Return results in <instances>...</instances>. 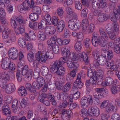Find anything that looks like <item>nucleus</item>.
<instances>
[{"mask_svg":"<svg viewBox=\"0 0 120 120\" xmlns=\"http://www.w3.org/2000/svg\"><path fill=\"white\" fill-rule=\"evenodd\" d=\"M61 51L65 57H68L69 55L70 51L68 47L62 48L61 49Z\"/></svg>","mask_w":120,"mask_h":120,"instance_id":"7c9ffc66","label":"nucleus"},{"mask_svg":"<svg viewBox=\"0 0 120 120\" xmlns=\"http://www.w3.org/2000/svg\"><path fill=\"white\" fill-rule=\"evenodd\" d=\"M98 0H93L92 3L93 8L94 9L99 7Z\"/></svg>","mask_w":120,"mask_h":120,"instance_id":"4d7b16f0","label":"nucleus"},{"mask_svg":"<svg viewBox=\"0 0 120 120\" xmlns=\"http://www.w3.org/2000/svg\"><path fill=\"white\" fill-rule=\"evenodd\" d=\"M107 39H100L99 44L102 47H105L107 45Z\"/></svg>","mask_w":120,"mask_h":120,"instance_id":"5fc2aeb1","label":"nucleus"},{"mask_svg":"<svg viewBox=\"0 0 120 120\" xmlns=\"http://www.w3.org/2000/svg\"><path fill=\"white\" fill-rule=\"evenodd\" d=\"M41 52H38L36 53L35 56L36 59L33 60V66L34 68H38L40 63H45L41 55Z\"/></svg>","mask_w":120,"mask_h":120,"instance_id":"20e7f679","label":"nucleus"},{"mask_svg":"<svg viewBox=\"0 0 120 120\" xmlns=\"http://www.w3.org/2000/svg\"><path fill=\"white\" fill-rule=\"evenodd\" d=\"M30 0H26L22 4V5L19 6V11H21L23 10H27L30 8Z\"/></svg>","mask_w":120,"mask_h":120,"instance_id":"1a4fd4ad","label":"nucleus"},{"mask_svg":"<svg viewBox=\"0 0 120 120\" xmlns=\"http://www.w3.org/2000/svg\"><path fill=\"white\" fill-rule=\"evenodd\" d=\"M88 10L86 8H85L82 10L81 12V15L83 17H87V14L88 13Z\"/></svg>","mask_w":120,"mask_h":120,"instance_id":"13d9d810","label":"nucleus"},{"mask_svg":"<svg viewBox=\"0 0 120 120\" xmlns=\"http://www.w3.org/2000/svg\"><path fill=\"white\" fill-rule=\"evenodd\" d=\"M33 73V71L32 69H30L27 71L25 77L26 78L28 81H29L31 79Z\"/></svg>","mask_w":120,"mask_h":120,"instance_id":"c03bdc74","label":"nucleus"},{"mask_svg":"<svg viewBox=\"0 0 120 120\" xmlns=\"http://www.w3.org/2000/svg\"><path fill=\"white\" fill-rule=\"evenodd\" d=\"M36 81H34L32 83L33 87L36 89H40L45 83L44 79L41 77H38Z\"/></svg>","mask_w":120,"mask_h":120,"instance_id":"f03ea898","label":"nucleus"},{"mask_svg":"<svg viewBox=\"0 0 120 120\" xmlns=\"http://www.w3.org/2000/svg\"><path fill=\"white\" fill-rule=\"evenodd\" d=\"M108 16L106 14L104 13H100L98 16V20L100 22H104L108 19Z\"/></svg>","mask_w":120,"mask_h":120,"instance_id":"4be33fe9","label":"nucleus"},{"mask_svg":"<svg viewBox=\"0 0 120 120\" xmlns=\"http://www.w3.org/2000/svg\"><path fill=\"white\" fill-rule=\"evenodd\" d=\"M119 26L117 22H113L112 25L111 30L119 32Z\"/></svg>","mask_w":120,"mask_h":120,"instance_id":"e433bc0d","label":"nucleus"},{"mask_svg":"<svg viewBox=\"0 0 120 120\" xmlns=\"http://www.w3.org/2000/svg\"><path fill=\"white\" fill-rule=\"evenodd\" d=\"M87 75L89 77H93L94 78H95L96 79L97 78V73L95 72H92L91 69L90 68L87 70Z\"/></svg>","mask_w":120,"mask_h":120,"instance_id":"2f4dec72","label":"nucleus"},{"mask_svg":"<svg viewBox=\"0 0 120 120\" xmlns=\"http://www.w3.org/2000/svg\"><path fill=\"white\" fill-rule=\"evenodd\" d=\"M114 82L113 79L110 77H107L105 82H103V85L104 86H112Z\"/></svg>","mask_w":120,"mask_h":120,"instance_id":"f3484780","label":"nucleus"},{"mask_svg":"<svg viewBox=\"0 0 120 120\" xmlns=\"http://www.w3.org/2000/svg\"><path fill=\"white\" fill-rule=\"evenodd\" d=\"M79 82L76 83L75 82H75L73 84V86L72 88V89L71 91V92L72 93L74 94L77 92H79L78 91V88H80L82 87L83 84L82 83V84L81 86H80L79 84Z\"/></svg>","mask_w":120,"mask_h":120,"instance_id":"a211bd4d","label":"nucleus"},{"mask_svg":"<svg viewBox=\"0 0 120 120\" xmlns=\"http://www.w3.org/2000/svg\"><path fill=\"white\" fill-rule=\"evenodd\" d=\"M57 14L59 16H62L64 13L63 8L62 7H60L58 8L56 10Z\"/></svg>","mask_w":120,"mask_h":120,"instance_id":"6e6d98bb","label":"nucleus"},{"mask_svg":"<svg viewBox=\"0 0 120 120\" xmlns=\"http://www.w3.org/2000/svg\"><path fill=\"white\" fill-rule=\"evenodd\" d=\"M42 75L44 76H46L49 72V70L48 68L45 66H44L42 68Z\"/></svg>","mask_w":120,"mask_h":120,"instance_id":"de8ad7c7","label":"nucleus"},{"mask_svg":"<svg viewBox=\"0 0 120 120\" xmlns=\"http://www.w3.org/2000/svg\"><path fill=\"white\" fill-rule=\"evenodd\" d=\"M92 55L96 59H98L100 57L99 52L96 50L93 51Z\"/></svg>","mask_w":120,"mask_h":120,"instance_id":"0e129e2a","label":"nucleus"},{"mask_svg":"<svg viewBox=\"0 0 120 120\" xmlns=\"http://www.w3.org/2000/svg\"><path fill=\"white\" fill-rule=\"evenodd\" d=\"M71 86V83L70 82H67L62 86L63 92L66 93L70 90Z\"/></svg>","mask_w":120,"mask_h":120,"instance_id":"b1692460","label":"nucleus"},{"mask_svg":"<svg viewBox=\"0 0 120 120\" xmlns=\"http://www.w3.org/2000/svg\"><path fill=\"white\" fill-rule=\"evenodd\" d=\"M25 36L29 37L32 40H35L36 38V36L32 30L30 31L28 34L26 33Z\"/></svg>","mask_w":120,"mask_h":120,"instance_id":"cd10ccee","label":"nucleus"},{"mask_svg":"<svg viewBox=\"0 0 120 120\" xmlns=\"http://www.w3.org/2000/svg\"><path fill=\"white\" fill-rule=\"evenodd\" d=\"M82 48L81 43L79 42H77L75 44V48L76 50L78 51L80 50Z\"/></svg>","mask_w":120,"mask_h":120,"instance_id":"864d4df0","label":"nucleus"},{"mask_svg":"<svg viewBox=\"0 0 120 120\" xmlns=\"http://www.w3.org/2000/svg\"><path fill=\"white\" fill-rule=\"evenodd\" d=\"M56 40L53 39L47 41V43L48 45L52 47L53 52L55 54H58L59 52V47L58 45L56 44Z\"/></svg>","mask_w":120,"mask_h":120,"instance_id":"39448f33","label":"nucleus"},{"mask_svg":"<svg viewBox=\"0 0 120 120\" xmlns=\"http://www.w3.org/2000/svg\"><path fill=\"white\" fill-rule=\"evenodd\" d=\"M10 30L8 28L6 27L2 33V37L4 39L7 38L8 37Z\"/></svg>","mask_w":120,"mask_h":120,"instance_id":"c756f323","label":"nucleus"},{"mask_svg":"<svg viewBox=\"0 0 120 120\" xmlns=\"http://www.w3.org/2000/svg\"><path fill=\"white\" fill-rule=\"evenodd\" d=\"M109 104V101L105 100L101 103L100 106V108L101 109L105 108Z\"/></svg>","mask_w":120,"mask_h":120,"instance_id":"58836bf2","label":"nucleus"},{"mask_svg":"<svg viewBox=\"0 0 120 120\" xmlns=\"http://www.w3.org/2000/svg\"><path fill=\"white\" fill-rule=\"evenodd\" d=\"M40 74V69L39 68H36L34 72L33 77L35 79L39 76Z\"/></svg>","mask_w":120,"mask_h":120,"instance_id":"a19ab883","label":"nucleus"},{"mask_svg":"<svg viewBox=\"0 0 120 120\" xmlns=\"http://www.w3.org/2000/svg\"><path fill=\"white\" fill-rule=\"evenodd\" d=\"M45 30L48 35H52L56 31V26H47L46 27Z\"/></svg>","mask_w":120,"mask_h":120,"instance_id":"ddd939ff","label":"nucleus"},{"mask_svg":"<svg viewBox=\"0 0 120 120\" xmlns=\"http://www.w3.org/2000/svg\"><path fill=\"white\" fill-rule=\"evenodd\" d=\"M75 8L78 10H80L82 8V5L79 1H75Z\"/></svg>","mask_w":120,"mask_h":120,"instance_id":"bf43d9fd","label":"nucleus"},{"mask_svg":"<svg viewBox=\"0 0 120 120\" xmlns=\"http://www.w3.org/2000/svg\"><path fill=\"white\" fill-rule=\"evenodd\" d=\"M117 109L116 108L111 102L109 103L105 108V110L106 112H116L117 110Z\"/></svg>","mask_w":120,"mask_h":120,"instance_id":"6ab92c4d","label":"nucleus"},{"mask_svg":"<svg viewBox=\"0 0 120 120\" xmlns=\"http://www.w3.org/2000/svg\"><path fill=\"white\" fill-rule=\"evenodd\" d=\"M88 110L85 108H84L81 110L79 112L80 115L82 117H85L87 116Z\"/></svg>","mask_w":120,"mask_h":120,"instance_id":"37998d69","label":"nucleus"},{"mask_svg":"<svg viewBox=\"0 0 120 120\" xmlns=\"http://www.w3.org/2000/svg\"><path fill=\"white\" fill-rule=\"evenodd\" d=\"M10 63V59L8 58H5L3 60L1 64V67L4 70L8 69V65Z\"/></svg>","mask_w":120,"mask_h":120,"instance_id":"4468645a","label":"nucleus"},{"mask_svg":"<svg viewBox=\"0 0 120 120\" xmlns=\"http://www.w3.org/2000/svg\"><path fill=\"white\" fill-rule=\"evenodd\" d=\"M37 36L38 39L41 41H44L46 39V35L45 31H39L37 33Z\"/></svg>","mask_w":120,"mask_h":120,"instance_id":"dca6fc26","label":"nucleus"},{"mask_svg":"<svg viewBox=\"0 0 120 120\" xmlns=\"http://www.w3.org/2000/svg\"><path fill=\"white\" fill-rule=\"evenodd\" d=\"M27 56L29 61L30 62H32L34 59V54L32 52H30L28 54Z\"/></svg>","mask_w":120,"mask_h":120,"instance_id":"3c124183","label":"nucleus"},{"mask_svg":"<svg viewBox=\"0 0 120 120\" xmlns=\"http://www.w3.org/2000/svg\"><path fill=\"white\" fill-rule=\"evenodd\" d=\"M111 118V120H120V116L119 114L115 113L112 114Z\"/></svg>","mask_w":120,"mask_h":120,"instance_id":"09e8293b","label":"nucleus"},{"mask_svg":"<svg viewBox=\"0 0 120 120\" xmlns=\"http://www.w3.org/2000/svg\"><path fill=\"white\" fill-rule=\"evenodd\" d=\"M118 32L111 30L108 32L109 37L111 40L115 39L116 35L118 34Z\"/></svg>","mask_w":120,"mask_h":120,"instance_id":"5701e85b","label":"nucleus"},{"mask_svg":"<svg viewBox=\"0 0 120 120\" xmlns=\"http://www.w3.org/2000/svg\"><path fill=\"white\" fill-rule=\"evenodd\" d=\"M79 58L80 60L83 61L86 64H87L88 63V60L87 55L84 52L79 54Z\"/></svg>","mask_w":120,"mask_h":120,"instance_id":"2eb2a0df","label":"nucleus"},{"mask_svg":"<svg viewBox=\"0 0 120 120\" xmlns=\"http://www.w3.org/2000/svg\"><path fill=\"white\" fill-rule=\"evenodd\" d=\"M99 30L101 38V39L108 40L109 39L108 34L105 31L104 29L102 28H100Z\"/></svg>","mask_w":120,"mask_h":120,"instance_id":"412c9836","label":"nucleus"},{"mask_svg":"<svg viewBox=\"0 0 120 120\" xmlns=\"http://www.w3.org/2000/svg\"><path fill=\"white\" fill-rule=\"evenodd\" d=\"M120 88V86H113L111 88V91L112 94H116L119 92Z\"/></svg>","mask_w":120,"mask_h":120,"instance_id":"c85d7f7f","label":"nucleus"},{"mask_svg":"<svg viewBox=\"0 0 120 120\" xmlns=\"http://www.w3.org/2000/svg\"><path fill=\"white\" fill-rule=\"evenodd\" d=\"M39 16L37 13H32L30 14L29 16V18L31 20L36 21L38 19Z\"/></svg>","mask_w":120,"mask_h":120,"instance_id":"4c0bfd02","label":"nucleus"},{"mask_svg":"<svg viewBox=\"0 0 120 120\" xmlns=\"http://www.w3.org/2000/svg\"><path fill=\"white\" fill-rule=\"evenodd\" d=\"M19 104L15 105L14 108H12L13 112L15 113L18 114L20 111V108L19 105Z\"/></svg>","mask_w":120,"mask_h":120,"instance_id":"49530a36","label":"nucleus"},{"mask_svg":"<svg viewBox=\"0 0 120 120\" xmlns=\"http://www.w3.org/2000/svg\"><path fill=\"white\" fill-rule=\"evenodd\" d=\"M23 18L22 17H17L16 19L11 18V23L13 27L16 29V28L20 25L22 24L23 22Z\"/></svg>","mask_w":120,"mask_h":120,"instance_id":"7ed1b4c3","label":"nucleus"},{"mask_svg":"<svg viewBox=\"0 0 120 120\" xmlns=\"http://www.w3.org/2000/svg\"><path fill=\"white\" fill-rule=\"evenodd\" d=\"M56 71V72H55L54 73H56L57 75H64V72H65V69L62 66L60 68H58L57 70Z\"/></svg>","mask_w":120,"mask_h":120,"instance_id":"f704fd0d","label":"nucleus"},{"mask_svg":"<svg viewBox=\"0 0 120 120\" xmlns=\"http://www.w3.org/2000/svg\"><path fill=\"white\" fill-rule=\"evenodd\" d=\"M87 98L86 97H82L81 100V104L82 107H83L87 105Z\"/></svg>","mask_w":120,"mask_h":120,"instance_id":"8fccbe9b","label":"nucleus"},{"mask_svg":"<svg viewBox=\"0 0 120 120\" xmlns=\"http://www.w3.org/2000/svg\"><path fill=\"white\" fill-rule=\"evenodd\" d=\"M18 43L20 47L24 48L26 46V42L25 40L21 38H19L18 40Z\"/></svg>","mask_w":120,"mask_h":120,"instance_id":"473e14b6","label":"nucleus"},{"mask_svg":"<svg viewBox=\"0 0 120 120\" xmlns=\"http://www.w3.org/2000/svg\"><path fill=\"white\" fill-rule=\"evenodd\" d=\"M47 23L46 21L44 19L42 20L38 24V28L39 31L42 30L44 31V27Z\"/></svg>","mask_w":120,"mask_h":120,"instance_id":"a878e982","label":"nucleus"},{"mask_svg":"<svg viewBox=\"0 0 120 120\" xmlns=\"http://www.w3.org/2000/svg\"><path fill=\"white\" fill-rule=\"evenodd\" d=\"M33 12H36L37 14H40L41 13V9L40 7H36L32 9Z\"/></svg>","mask_w":120,"mask_h":120,"instance_id":"774afa93","label":"nucleus"},{"mask_svg":"<svg viewBox=\"0 0 120 120\" xmlns=\"http://www.w3.org/2000/svg\"><path fill=\"white\" fill-rule=\"evenodd\" d=\"M17 29L15 30V33L17 35H18L20 34H23L24 32V28L23 25L21 24L20 26H18Z\"/></svg>","mask_w":120,"mask_h":120,"instance_id":"393cba45","label":"nucleus"},{"mask_svg":"<svg viewBox=\"0 0 120 120\" xmlns=\"http://www.w3.org/2000/svg\"><path fill=\"white\" fill-rule=\"evenodd\" d=\"M13 99L12 96H6L5 97L4 100L7 103L10 104L11 103Z\"/></svg>","mask_w":120,"mask_h":120,"instance_id":"69168bd1","label":"nucleus"},{"mask_svg":"<svg viewBox=\"0 0 120 120\" xmlns=\"http://www.w3.org/2000/svg\"><path fill=\"white\" fill-rule=\"evenodd\" d=\"M106 59V58H105L104 56H100L98 60L100 64L104 66L105 65L107 61Z\"/></svg>","mask_w":120,"mask_h":120,"instance_id":"ea45409f","label":"nucleus"},{"mask_svg":"<svg viewBox=\"0 0 120 120\" xmlns=\"http://www.w3.org/2000/svg\"><path fill=\"white\" fill-rule=\"evenodd\" d=\"M113 54L112 51L109 50L107 51V55H105V57L106 59L110 60L113 57Z\"/></svg>","mask_w":120,"mask_h":120,"instance_id":"a18cd8bd","label":"nucleus"},{"mask_svg":"<svg viewBox=\"0 0 120 120\" xmlns=\"http://www.w3.org/2000/svg\"><path fill=\"white\" fill-rule=\"evenodd\" d=\"M10 74L6 72H1L0 73V79L3 81L8 80L10 79Z\"/></svg>","mask_w":120,"mask_h":120,"instance_id":"aec40b11","label":"nucleus"},{"mask_svg":"<svg viewBox=\"0 0 120 120\" xmlns=\"http://www.w3.org/2000/svg\"><path fill=\"white\" fill-rule=\"evenodd\" d=\"M84 74L83 71L81 70L80 72L79 73L77 76L76 79L75 80V82L78 83L79 82V84L81 86L82 84V82H81V78L82 75Z\"/></svg>","mask_w":120,"mask_h":120,"instance_id":"bb28decb","label":"nucleus"},{"mask_svg":"<svg viewBox=\"0 0 120 120\" xmlns=\"http://www.w3.org/2000/svg\"><path fill=\"white\" fill-rule=\"evenodd\" d=\"M27 50L28 51H30L33 49L34 45L32 43L28 42L27 43L26 45Z\"/></svg>","mask_w":120,"mask_h":120,"instance_id":"052dcab7","label":"nucleus"},{"mask_svg":"<svg viewBox=\"0 0 120 120\" xmlns=\"http://www.w3.org/2000/svg\"><path fill=\"white\" fill-rule=\"evenodd\" d=\"M97 79H102L104 76V74L102 70L101 69H99L97 72Z\"/></svg>","mask_w":120,"mask_h":120,"instance_id":"c9c22d12","label":"nucleus"},{"mask_svg":"<svg viewBox=\"0 0 120 120\" xmlns=\"http://www.w3.org/2000/svg\"><path fill=\"white\" fill-rule=\"evenodd\" d=\"M27 91L25 90V88L24 87H20L18 90L19 94L20 95H25L26 94Z\"/></svg>","mask_w":120,"mask_h":120,"instance_id":"79ce46f5","label":"nucleus"},{"mask_svg":"<svg viewBox=\"0 0 120 120\" xmlns=\"http://www.w3.org/2000/svg\"><path fill=\"white\" fill-rule=\"evenodd\" d=\"M41 52V56L44 61L45 63L47 60L48 58L49 59H52L54 57V55L53 52L52 51L48 52L45 53L42 51H38Z\"/></svg>","mask_w":120,"mask_h":120,"instance_id":"0eeeda50","label":"nucleus"},{"mask_svg":"<svg viewBox=\"0 0 120 120\" xmlns=\"http://www.w3.org/2000/svg\"><path fill=\"white\" fill-rule=\"evenodd\" d=\"M15 90V85L12 83H11L6 86L5 90L7 93L10 94L14 92Z\"/></svg>","mask_w":120,"mask_h":120,"instance_id":"f8f14e48","label":"nucleus"},{"mask_svg":"<svg viewBox=\"0 0 120 120\" xmlns=\"http://www.w3.org/2000/svg\"><path fill=\"white\" fill-rule=\"evenodd\" d=\"M100 39H92V42L94 46H97L100 42Z\"/></svg>","mask_w":120,"mask_h":120,"instance_id":"338daca9","label":"nucleus"},{"mask_svg":"<svg viewBox=\"0 0 120 120\" xmlns=\"http://www.w3.org/2000/svg\"><path fill=\"white\" fill-rule=\"evenodd\" d=\"M76 19H71L68 22L69 27L71 30H77L80 28L81 25L79 22Z\"/></svg>","mask_w":120,"mask_h":120,"instance_id":"f257e3e1","label":"nucleus"},{"mask_svg":"<svg viewBox=\"0 0 120 120\" xmlns=\"http://www.w3.org/2000/svg\"><path fill=\"white\" fill-rule=\"evenodd\" d=\"M9 57L13 60H16L19 56V53L17 50L13 47L10 48L8 52Z\"/></svg>","mask_w":120,"mask_h":120,"instance_id":"423d86ee","label":"nucleus"},{"mask_svg":"<svg viewBox=\"0 0 120 120\" xmlns=\"http://www.w3.org/2000/svg\"><path fill=\"white\" fill-rule=\"evenodd\" d=\"M99 7L102 8H105L106 5V3L105 0H98Z\"/></svg>","mask_w":120,"mask_h":120,"instance_id":"603ef678","label":"nucleus"},{"mask_svg":"<svg viewBox=\"0 0 120 120\" xmlns=\"http://www.w3.org/2000/svg\"><path fill=\"white\" fill-rule=\"evenodd\" d=\"M67 64L68 68H73L75 69H77L79 66L78 62L73 61L70 59H69L67 60Z\"/></svg>","mask_w":120,"mask_h":120,"instance_id":"9b49d317","label":"nucleus"},{"mask_svg":"<svg viewBox=\"0 0 120 120\" xmlns=\"http://www.w3.org/2000/svg\"><path fill=\"white\" fill-rule=\"evenodd\" d=\"M88 111L90 115L93 114L95 116H98L100 114V110L97 107H90L89 108Z\"/></svg>","mask_w":120,"mask_h":120,"instance_id":"6e6552de","label":"nucleus"},{"mask_svg":"<svg viewBox=\"0 0 120 120\" xmlns=\"http://www.w3.org/2000/svg\"><path fill=\"white\" fill-rule=\"evenodd\" d=\"M101 117L102 120H107L109 117V116L108 114L103 112L101 114Z\"/></svg>","mask_w":120,"mask_h":120,"instance_id":"e2e57ef3","label":"nucleus"},{"mask_svg":"<svg viewBox=\"0 0 120 120\" xmlns=\"http://www.w3.org/2000/svg\"><path fill=\"white\" fill-rule=\"evenodd\" d=\"M62 66L58 60L53 61L52 63L51 71L52 73H54L60 68Z\"/></svg>","mask_w":120,"mask_h":120,"instance_id":"9d476101","label":"nucleus"},{"mask_svg":"<svg viewBox=\"0 0 120 120\" xmlns=\"http://www.w3.org/2000/svg\"><path fill=\"white\" fill-rule=\"evenodd\" d=\"M69 56L71 58L70 59L73 61L77 62V60L79 58L77 54L73 52H71Z\"/></svg>","mask_w":120,"mask_h":120,"instance_id":"72a5a7b5","label":"nucleus"},{"mask_svg":"<svg viewBox=\"0 0 120 120\" xmlns=\"http://www.w3.org/2000/svg\"><path fill=\"white\" fill-rule=\"evenodd\" d=\"M114 63V62L113 61H111L110 62L107 60L105 65L106 66V67L107 68L110 69Z\"/></svg>","mask_w":120,"mask_h":120,"instance_id":"680f3d73","label":"nucleus"}]
</instances>
